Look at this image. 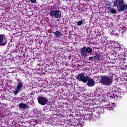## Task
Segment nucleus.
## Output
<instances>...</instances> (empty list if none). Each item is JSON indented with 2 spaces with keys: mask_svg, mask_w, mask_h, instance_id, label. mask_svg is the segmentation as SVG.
I'll use <instances>...</instances> for the list:
<instances>
[{
  "mask_svg": "<svg viewBox=\"0 0 127 127\" xmlns=\"http://www.w3.org/2000/svg\"><path fill=\"white\" fill-rule=\"evenodd\" d=\"M94 59V57H89L88 59L89 60H93V59Z\"/></svg>",
  "mask_w": 127,
  "mask_h": 127,
  "instance_id": "20",
  "label": "nucleus"
},
{
  "mask_svg": "<svg viewBox=\"0 0 127 127\" xmlns=\"http://www.w3.org/2000/svg\"><path fill=\"white\" fill-rule=\"evenodd\" d=\"M114 6H117L119 12L126 11L127 9V5L124 3V0H116L113 3Z\"/></svg>",
  "mask_w": 127,
  "mask_h": 127,
  "instance_id": "1",
  "label": "nucleus"
},
{
  "mask_svg": "<svg viewBox=\"0 0 127 127\" xmlns=\"http://www.w3.org/2000/svg\"><path fill=\"white\" fill-rule=\"evenodd\" d=\"M95 109L93 111V113H92V114H94V115H95V116H96V113L97 114V115H99L100 113L101 112V111H100L101 109H102L101 111H104V110H105V108H104V107H102V106H100L99 108H95Z\"/></svg>",
  "mask_w": 127,
  "mask_h": 127,
  "instance_id": "9",
  "label": "nucleus"
},
{
  "mask_svg": "<svg viewBox=\"0 0 127 127\" xmlns=\"http://www.w3.org/2000/svg\"><path fill=\"white\" fill-rule=\"evenodd\" d=\"M49 15L54 18H60L61 17V12L59 10H52L50 11Z\"/></svg>",
  "mask_w": 127,
  "mask_h": 127,
  "instance_id": "4",
  "label": "nucleus"
},
{
  "mask_svg": "<svg viewBox=\"0 0 127 127\" xmlns=\"http://www.w3.org/2000/svg\"><path fill=\"white\" fill-rule=\"evenodd\" d=\"M100 82L105 86H109L113 83V75L110 77L109 76L104 75L100 77Z\"/></svg>",
  "mask_w": 127,
  "mask_h": 127,
  "instance_id": "2",
  "label": "nucleus"
},
{
  "mask_svg": "<svg viewBox=\"0 0 127 127\" xmlns=\"http://www.w3.org/2000/svg\"><path fill=\"white\" fill-rule=\"evenodd\" d=\"M31 3H35L36 2V0H30Z\"/></svg>",
  "mask_w": 127,
  "mask_h": 127,
  "instance_id": "18",
  "label": "nucleus"
},
{
  "mask_svg": "<svg viewBox=\"0 0 127 127\" xmlns=\"http://www.w3.org/2000/svg\"><path fill=\"white\" fill-rule=\"evenodd\" d=\"M69 127H79V124L77 123H74V122H70L69 123Z\"/></svg>",
  "mask_w": 127,
  "mask_h": 127,
  "instance_id": "13",
  "label": "nucleus"
},
{
  "mask_svg": "<svg viewBox=\"0 0 127 127\" xmlns=\"http://www.w3.org/2000/svg\"><path fill=\"white\" fill-rule=\"evenodd\" d=\"M87 85L89 87H94V86H95V81H94V79L88 78Z\"/></svg>",
  "mask_w": 127,
  "mask_h": 127,
  "instance_id": "11",
  "label": "nucleus"
},
{
  "mask_svg": "<svg viewBox=\"0 0 127 127\" xmlns=\"http://www.w3.org/2000/svg\"><path fill=\"white\" fill-rule=\"evenodd\" d=\"M92 52H93L92 48L90 47H83L81 48L80 53L81 56H83V57H87L88 56V53L90 54V53H92Z\"/></svg>",
  "mask_w": 127,
  "mask_h": 127,
  "instance_id": "3",
  "label": "nucleus"
},
{
  "mask_svg": "<svg viewBox=\"0 0 127 127\" xmlns=\"http://www.w3.org/2000/svg\"><path fill=\"white\" fill-rule=\"evenodd\" d=\"M109 108V109H114V104L112 103L109 102V104L108 105V107L107 108Z\"/></svg>",
  "mask_w": 127,
  "mask_h": 127,
  "instance_id": "16",
  "label": "nucleus"
},
{
  "mask_svg": "<svg viewBox=\"0 0 127 127\" xmlns=\"http://www.w3.org/2000/svg\"><path fill=\"white\" fill-rule=\"evenodd\" d=\"M16 81L18 82V83H22V82H21V80H20L19 78L17 79Z\"/></svg>",
  "mask_w": 127,
  "mask_h": 127,
  "instance_id": "19",
  "label": "nucleus"
},
{
  "mask_svg": "<svg viewBox=\"0 0 127 127\" xmlns=\"http://www.w3.org/2000/svg\"><path fill=\"white\" fill-rule=\"evenodd\" d=\"M124 32H126V31H123L122 32V33H124Z\"/></svg>",
  "mask_w": 127,
  "mask_h": 127,
  "instance_id": "22",
  "label": "nucleus"
},
{
  "mask_svg": "<svg viewBox=\"0 0 127 127\" xmlns=\"http://www.w3.org/2000/svg\"><path fill=\"white\" fill-rule=\"evenodd\" d=\"M82 12H85V10H82Z\"/></svg>",
  "mask_w": 127,
  "mask_h": 127,
  "instance_id": "21",
  "label": "nucleus"
},
{
  "mask_svg": "<svg viewBox=\"0 0 127 127\" xmlns=\"http://www.w3.org/2000/svg\"><path fill=\"white\" fill-rule=\"evenodd\" d=\"M23 87L22 83H18L16 86V90L14 92V95H17L19 92H20Z\"/></svg>",
  "mask_w": 127,
  "mask_h": 127,
  "instance_id": "8",
  "label": "nucleus"
},
{
  "mask_svg": "<svg viewBox=\"0 0 127 127\" xmlns=\"http://www.w3.org/2000/svg\"><path fill=\"white\" fill-rule=\"evenodd\" d=\"M77 80L79 82H83V83H87L88 80H89V77L88 76H85L83 73H79L76 78Z\"/></svg>",
  "mask_w": 127,
  "mask_h": 127,
  "instance_id": "5",
  "label": "nucleus"
},
{
  "mask_svg": "<svg viewBox=\"0 0 127 127\" xmlns=\"http://www.w3.org/2000/svg\"><path fill=\"white\" fill-rule=\"evenodd\" d=\"M102 55L101 54L97 53L93 57V59L95 62H100V60L102 59Z\"/></svg>",
  "mask_w": 127,
  "mask_h": 127,
  "instance_id": "10",
  "label": "nucleus"
},
{
  "mask_svg": "<svg viewBox=\"0 0 127 127\" xmlns=\"http://www.w3.org/2000/svg\"><path fill=\"white\" fill-rule=\"evenodd\" d=\"M82 23H83V21H79L77 22V25L81 26V25H82Z\"/></svg>",
  "mask_w": 127,
  "mask_h": 127,
  "instance_id": "17",
  "label": "nucleus"
},
{
  "mask_svg": "<svg viewBox=\"0 0 127 127\" xmlns=\"http://www.w3.org/2000/svg\"><path fill=\"white\" fill-rule=\"evenodd\" d=\"M18 107L20 109H24V110H25V109L28 108V105H26L25 103H21L19 104Z\"/></svg>",
  "mask_w": 127,
  "mask_h": 127,
  "instance_id": "12",
  "label": "nucleus"
},
{
  "mask_svg": "<svg viewBox=\"0 0 127 127\" xmlns=\"http://www.w3.org/2000/svg\"><path fill=\"white\" fill-rule=\"evenodd\" d=\"M7 43L6 39L5 38V35L0 34V45L4 46Z\"/></svg>",
  "mask_w": 127,
  "mask_h": 127,
  "instance_id": "7",
  "label": "nucleus"
},
{
  "mask_svg": "<svg viewBox=\"0 0 127 127\" xmlns=\"http://www.w3.org/2000/svg\"><path fill=\"white\" fill-rule=\"evenodd\" d=\"M37 101L40 105L42 106H44L46 104H47L48 102V99L46 98L42 97V96H39L37 98Z\"/></svg>",
  "mask_w": 127,
  "mask_h": 127,
  "instance_id": "6",
  "label": "nucleus"
},
{
  "mask_svg": "<svg viewBox=\"0 0 127 127\" xmlns=\"http://www.w3.org/2000/svg\"><path fill=\"white\" fill-rule=\"evenodd\" d=\"M109 8V11H110V13H112V14H117V11L116 9L114 8Z\"/></svg>",
  "mask_w": 127,
  "mask_h": 127,
  "instance_id": "14",
  "label": "nucleus"
},
{
  "mask_svg": "<svg viewBox=\"0 0 127 127\" xmlns=\"http://www.w3.org/2000/svg\"><path fill=\"white\" fill-rule=\"evenodd\" d=\"M54 34L55 35V36L57 37V38H59V37H60L61 35V33H60L59 31L57 30L56 32L54 33Z\"/></svg>",
  "mask_w": 127,
  "mask_h": 127,
  "instance_id": "15",
  "label": "nucleus"
}]
</instances>
